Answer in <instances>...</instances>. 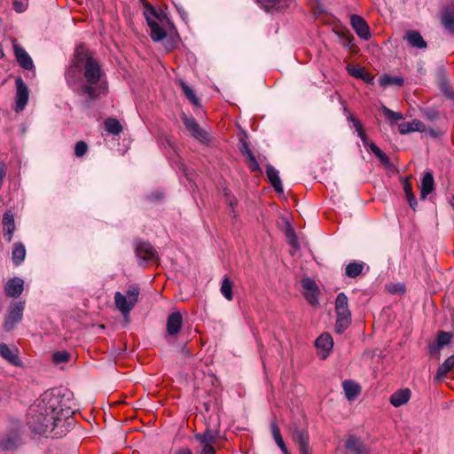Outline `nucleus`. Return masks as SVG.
Instances as JSON below:
<instances>
[{"label":"nucleus","instance_id":"nucleus-1","mask_svg":"<svg viewBox=\"0 0 454 454\" xmlns=\"http://www.w3.org/2000/svg\"><path fill=\"white\" fill-rule=\"evenodd\" d=\"M59 397L45 393L41 400L29 409L27 424L31 430L39 434L53 431L57 426Z\"/></svg>","mask_w":454,"mask_h":454},{"label":"nucleus","instance_id":"nucleus-2","mask_svg":"<svg viewBox=\"0 0 454 454\" xmlns=\"http://www.w3.org/2000/svg\"><path fill=\"white\" fill-rule=\"evenodd\" d=\"M83 75L86 83L82 84L77 93L80 95H86V99L83 104L90 106V102L98 98L99 92L96 85L99 82L103 74V70L98 61L96 59H89L85 63Z\"/></svg>","mask_w":454,"mask_h":454},{"label":"nucleus","instance_id":"nucleus-3","mask_svg":"<svg viewBox=\"0 0 454 454\" xmlns=\"http://www.w3.org/2000/svg\"><path fill=\"white\" fill-rule=\"evenodd\" d=\"M336 322L335 333L341 334L351 324V311L348 309V299L344 293L338 294L335 300Z\"/></svg>","mask_w":454,"mask_h":454},{"label":"nucleus","instance_id":"nucleus-4","mask_svg":"<svg viewBox=\"0 0 454 454\" xmlns=\"http://www.w3.org/2000/svg\"><path fill=\"white\" fill-rule=\"evenodd\" d=\"M139 294L140 287L137 284L129 285L126 291V295L121 292H115V307L123 316L129 315L137 303Z\"/></svg>","mask_w":454,"mask_h":454},{"label":"nucleus","instance_id":"nucleus-5","mask_svg":"<svg viewBox=\"0 0 454 454\" xmlns=\"http://www.w3.org/2000/svg\"><path fill=\"white\" fill-rule=\"evenodd\" d=\"M134 246L136 255L140 260L139 265L145 266L149 261L159 259L156 249L150 242L137 239Z\"/></svg>","mask_w":454,"mask_h":454},{"label":"nucleus","instance_id":"nucleus-6","mask_svg":"<svg viewBox=\"0 0 454 454\" xmlns=\"http://www.w3.org/2000/svg\"><path fill=\"white\" fill-rule=\"evenodd\" d=\"M24 302H12L8 308V314L4 318V329L10 332L22 320Z\"/></svg>","mask_w":454,"mask_h":454},{"label":"nucleus","instance_id":"nucleus-7","mask_svg":"<svg viewBox=\"0 0 454 454\" xmlns=\"http://www.w3.org/2000/svg\"><path fill=\"white\" fill-rule=\"evenodd\" d=\"M16 93H15V107L16 113L22 112L28 102L29 91L27 84L21 77L15 79Z\"/></svg>","mask_w":454,"mask_h":454},{"label":"nucleus","instance_id":"nucleus-8","mask_svg":"<svg viewBox=\"0 0 454 454\" xmlns=\"http://www.w3.org/2000/svg\"><path fill=\"white\" fill-rule=\"evenodd\" d=\"M181 120L191 136L200 142L208 140L207 133L200 128L197 121L193 117L187 116L184 113L181 115Z\"/></svg>","mask_w":454,"mask_h":454},{"label":"nucleus","instance_id":"nucleus-9","mask_svg":"<svg viewBox=\"0 0 454 454\" xmlns=\"http://www.w3.org/2000/svg\"><path fill=\"white\" fill-rule=\"evenodd\" d=\"M21 442V434L19 429H12L0 439V451H9L18 449Z\"/></svg>","mask_w":454,"mask_h":454},{"label":"nucleus","instance_id":"nucleus-10","mask_svg":"<svg viewBox=\"0 0 454 454\" xmlns=\"http://www.w3.org/2000/svg\"><path fill=\"white\" fill-rule=\"evenodd\" d=\"M301 286L307 291L303 294V296L307 301L312 306L317 305L320 290L315 280L311 278L306 277L301 279Z\"/></svg>","mask_w":454,"mask_h":454},{"label":"nucleus","instance_id":"nucleus-11","mask_svg":"<svg viewBox=\"0 0 454 454\" xmlns=\"http://www.w3.org/2000/svg\"><path fill=\"white\" fill-rule=\"evenodd\" d=\"M293 440L298 445L300 454H311L309 437L306 430L295 427L293 432Z\"/></svg>","mask_w":454,"mask_h":454},{"label":"nucleus","instance_id":"nucleus-12","mask_svg":"<svg viewBox=\"0 0 454 454\" xmlns=\"http://www.w3.org/2000/svg\"><path fill=\"white\" fill-rule=\"evenodd\" d=\"M13 51L16 58L17 62L19 65L25 70L31 71L35 69L34 62L29 56V54L25 51L24 48H22L20 45H19L16 41H13Z\"/></svg>","mask_w":454,"mask_h":454},{"label":"nucleus","instance_id":"nucleus-13","mask_svg":"<svg viewBox=\"0 0 454 454\" xmlns=\"http://www.w3.org/2000/svg\"><path fill=\"white\" fill-rule=\"evenodd\" d=\"M350 24L361 39L368 40L371 37L370 27L363 17L356 14L351 15Z\"/></svg>","mask_w":454,"mask_h":454},{"label":"nucleus","instance_id":"nucleus-14","mask_svg":"<svg viewBox=\"0 0 454 454\" xmlns=\"http://www.w3.org/2000/svg\"><path fill=\"white\" fill-rule=\"evenodd\" d=\"M183 326V316L180 312H173L168 315L167 319V333L169 336L176 337Z\"/></svg>","mask_w":454,"mask_h":454},{"label":"nucleus","instance_id":"nucleus-15","mask_svg":"<svg viewBox=\"0 0 454 454\" xmlns=\"http://www.w3.org/2000/svg\"><path fill=\"white\" fill-rule=\"evenodd\" d=\"M0 356L5 359L9 364L22 367L23 362L19 356V351L17 348H10L5 343H0Z\"/></svg>","mask_w":454,"mask_h":454},{"label":"nucleus","instance_id":"nucleus-16","mask_svg":"<svg viewBox=\"0 0 454 454\" xmlns=\"http://www.w3.org/2000/svg\"><path fill=\"white\" fill-rule=\"evenodd\" d=\"M440 21L444 29L454 35V5H447L442 9Z\"/></svg>","mask_w":454,"mask_h":454},{"label":"nucleus","instance_id":"nucleus-17","mask_svg":"<svg viewBox=\"0 0 454 454\" xmlns=\"http://www.w3.org/2000/svg\"><path fill=\"white\" fill-rule=\"evenodd\" d=\"M24 281L18 277L10 278L4 286L6 296L18 298L23 292Z\"/></svg>","mask_w":454,"mask_h":454},{"label":"nucleus","instance_id":"nucleus-18","mask_svg":"<svg viewBox=\"0 0 454 454\" xmlns=\"http://www.w3.org/2000/svg\"><path fill=\"white\" fill-rule=\"evenodd\" d=\"M315 346L318 350H321L322 358L325 359L329 356V353L333 346V340L332 336L327 333H322L319 337L316 339Z\"/></svg>","mask_w":454,"mask_h":454},{"label":"nucleus","instance_id":"nucleus-19","mask_svg":"<svg viewBox=\"0 0 454 454\" xmlns=\"http://www.w3.org/2000/svg\"><path fill=\"white\" fill-rule=\"evenodd\" d=\"M345 448L353 454H370L364 442L353 434L348 437Z\"/></svg>","mask_w":454,"mask_h":454},{"label":"nucleus","instance_id":"nucleus-20","mask_svg":"<svg viewBox=\"0 0 454 454\" xmlns=\"http://www.w3.org/2000/svg\"><path fill=\"white\" fill-rule=\"evenodd\" d=\"M240 143H241L240 153L244 156H247V158L248 160V168H249L250 171L251 172H256V171L262 172V169L260 168L259 163L256 160L255 156L254 155L251 149L249 148L248 143L244 139H241Z\"/></svg>","mask_w":454,"mask_h":454},{"label":"nucleus","instance_id":"nucleus-21","mask_svg":"<svg viewBox=\"0 0 454 454\" xmlns=\"http://www.w3.org/2000/svg\"><path fill=\"white\" fill-rule=\"evenodd\" d=\"M266 176L274 191L278 194L283 193L284 189L278 171L270 164L266 166Z\"/></svg>","mask_w":454,"mask_h":454},{"label":"nucleus","instance_id":"nucleus-22","mask_svg":"<svg viewBox=\"0 0 454 454\" xmlns=\"http://www.w3.org/2000/svg\"><path fill=\"white\" fill-rule=\"evenodd\" d=\"M89 59H94L90 51H88L84 46L79 45L76 47L74 51L73 66L76 68H81L82 67H84Z\"/></svg>","mask_w":454,"mask_h":454},{"label":"nucleus","instance_id":"nucleus-23","mask_svg":"<svg viewBox=\"0 0 454 454\" xmlns=\"http://www.w3.org/2000/svg\"><path fill=\"white\" fill-rule=\"evenodd\" d=\"M411 392L409 388H402L395 391L389 398L390 403L395 407H400L410 400Z\"/></svg>","mask_w":454,"mask_h":454},{"label":"nucleus","instance_id":"nucleus-24","mask_svg":"<svg viewBox=\"0 0 454 454\" xmlns=\"http://www.w3.org/2000/svg\"><path fill=\"white\" fill-rule=\"evenodd\" d=\"M4 236L8 242L12 239L13 232L15 231V223L13 215L7 211L3 215Z\"/></svg>","mask_w":454,"mask_h":454},{"label":"nucleus","instance_id":"nucleus-25","mask_svg":"<svg viewBox=\"0 0 454 454\" xmlns=\"http://www.w3.org/2000/svg\"><path fill=\"white\" fill-rule=\"evenodd\" d=\"M454 367V355L450 356L438 368L434 380L441 382Z\"/></svg>","mask_w":454,"mask_h":454},{"label":"nucleus","instance_id":"nucleus-26","mask_svg":"<svg viewBox=\"0 0 454 454\" xmlns=\"http://www.w3.org/2000/svg\"><path fill=\"white\" fill-rule=\"evenodd\" d=\"M345 395L348 401L355 400L361 393V387L355 381L346 380L342 382Z\"/></svg>","mask_w":454,"mask_h":454},{"label":"nucleus","instance_id":"nucleus-27","mask_svg":"<svg viewBox=\"0 0 454 454\" xmlns=\"http://www.w3.org/2000/svg\"><path fill=\"white\" fill-rule=\"evenodd\" d=\"M405 39L409 44L417 49H425L427 46V42L423 39L419 32L416 30H409L405 35Z\"/></svg>","mask_w":454,"mask_h":454},{"label":"nucleus","instance_id":"nucleus-28","mask_svg":"<svg viewBox=\"0 0 454 454\" xmlns=\"http://www.w3.org/2000/svg\"><path fill=\"white\" fill-rule=\"evenodd\" d=\"M434 181L433 177V174L427 171L422 179L421 186H420V198L425 200L427 196L434 191Z\"/></svg>","mask_w":454,"mask_h":454},{"label":"nucleus","instance_id":"nucleus-29","mask_svg":"<svg viewBox=\"0 0 454 454\" xmlns=\"http://www.w3.org/2000/svg\"><path fill=\"white\" fill-rule=\"evenodd\" d=\"M147 24L151 29V38L154 42H160L167 36V33L156 20L147 18Z\"/></svg>","mask_w":454,"mask_h":454},{"label":"nucleus","instance_id":"nucleus-30","mask_svg":"<svg viewBox=\"0 0 454 454\" xmlns=\"http://www.w3.org/2000/svg\"><path fill=\"white\" fill-rule=\"evenodd\" d=\"M398 130L401 134L405 135L413 131H423L424 124L418 120H414L411 122L404 121L398 125Z\"/></svg>","mask_w":454,"mask_h":454},{"label":"nucleus","instance_id":"nucleus-31","mask_svg":"<svg viewBox=\"0 0 454 454\" xmlns=\"http://www.w3.org/2000/svg\"><path fill=\"white\" fill-rule=\"evenodd\" d=\"M270 430H271V434H272V436L277 443V445L279 447V449L282 450V452L284 454H290V452L288 451L286 444H285V442L283 440V437L281 435V433H280V429L278 426V423H277V420L276 419H273L270 423Z\"/></svg>","mask_w":454,"mask_h":454},{"label":"nucleus","instance_id":"nucleus-32","mask_svg":"<svg viewBox=\"0 0 454 454\" xmlns=\"http://www.w3.org/2000/svg\"><path fill=\"white\" fill-rule=\"evenodd\" d=\"M26 257V248L21 242H16L12 251V259L15 266H19Z\"/></svg>","mask_w":454,"mask_h":454},{"label":"nucleus","instance_id":"nucleus-33","mask_svg":"<svg viewBox=\"0 0 454 454\" xmlns=\"http://www.w3.org/2000/svg\"><path fill=\"white\" fill-rule=\"evenodd\" d=\"M365 267L364 262H351L345 268V275L350 278H355L363 273Z\"/></svg>","mask_w":454,"mask_h":454},{"label":"nucleus","instance_id":"nucleus-34","mask_svg":"<svg viewBox=\"0 0 454 454\" xmlns=\"http://www.w3.org/2000/svg\"><path fill=\"white\" fill-rule=\"evenodd\" d=\"M379 83L382 87L391 85L403 86L404 80L402 76H391L390 74H384L380 77Z\"/></svg>","mask_w":454,"mask_h":454},{"label":"nucleus","instance_id":"nucleus-35","mask_svg":"<svg viewBox=\"0 0 454 454\" xmlns=\"http://www.w3.org/2000/svg\"><path fill=\"white\" fill-rule=\"evenodd\" d=\"M105 129L113 135H119L122 132L121 122L115 118H107L104 121Z\"/></svg>","mask_w":454,"mask_h":454},{"label":"nucleus","instance_id":"nucleus-36","mask_svg":"<svg viewBox=\"0 0 454 454\" xmlns=\"http://www.w3.org/2000/svg\"><path fill=\"white\" fill-rule=\"evenodd\" d=\"M369 148L372 150V152L374 153V155L378 158V160L384 167H392V163L390 161L389 157L379 146H377L376 144L371 143L369 145Z\"/></svg>","mask_w":454,"mask_h":454},{"label":"nucleus","instance_id":"nucleus-37","mask_svg":"<svg viewBox=\"0 0 454 454\" xmlns=\"http://www.w3.org/2000/svg\"><path fill=\"white\" fill-rule=\"evenodd\" d=\"M195 438L203 444V446L209 445L213 446L215 442L216 438L210 429H206L202 434H196Z\"/></svg>","mask_w":454,"mask_h":454},{"label":"nucleus","instance_id":"nucleus-38","mask_svg":"<svg viewBox=\"0 0 454 454\" xmlns=\"http://www.w3.org/2000/svg\"><path fill=\"white\" fill-rule=\"evenodd\" d=\"M233 283L231 279L225 276L223 279L220 291L223 297L228 301H231L233 299V292H232Z\"/></svg>","mask_w":454,"mask_h":454},{"label":"nucleus","instance_id":"nucleus-39","mask_svg":"<svg viewBox=\"0 0 454 454\" xmlns=\"http://www.w3.org/2000/svg\"><path fill=\"white\" fill-rule=\"evenodd\" d=\"M285 235H286L287 243L291 247H293L296 250L300 248V244H299L296 233L291 225L288 224L287 228L286 229Z\"/></svg>","mask_w":454,"mask_h":454},{"label":"nucleus","instance_id":"nucleus-40","mask_svg":"<svg viewBox=\"0 0 454 454\" xmlns=\"http://www.w3.org/2000/svg\"><path fill=\"white\" fill-rule=\"evenodd\" d=\"M180 86L184 96L189 99V101L194 106H199V98L196 97L192 88H190V86L186 84L184 81L180 82Z\"/></svg>","mask_w":454,"mask_h":454},{"label":"nucleus","instance_id":"nucleus-41","mask_svg":"<svg viewBox=\"0 0 454 454\" xmlns=\"http://www.w3.org/2000/svg\"><path fill=\"white\" fill-rule=\"evenodd\" d=\"M71 359V354L67 350L56 351L52 354V362L55 364L68 363Z\"/></svg>","mask_w":454,"mask_h":454},{"label":"nucleus","instance_id":"nucleus-42","mask_svg":"<svg viewBox=\"0 0 454 454\" xmlns=\"http://www.w3.org/2000/svg\"><path fill=\"white\" fill-rule=\"evenodd\" d=\"M451 339H452V334L450 332H445V331H439L437 333V338H436V343H437V346H440L442 348L450 344V342L451 341Z\"/></svg>","mask_w":454,"mask_h":454},{"label":"nucleus","instance_id":"nucleus-43","mask_svg":"<svg viewBox=\"0 0 454 454\" xmlns=\"http://www.w3.org/2000/svg\"><path fill=\"white\" fill-rule=\"evenodd\" d=\"M382 111L384 116L391 121H396L403 119V114L401 113L394 112L386 106H383Z\"/></svg>","mask_w":454,"mask_h":454},{"label":"nucleus","instance_id":"nucleus-44","mask_svg":"<svg viewBox=\"0 0 454 454\" xmlns=\"http://www.w3.org/2000/svg\"><path fill=\"white\" fill-rule=\"evenodd\" d=\"M88 151V145L85 141H78L74 145V155L81 158L85 155Z\"/></svg>","mask_w":454,"mask_h":454},{"label":"nucleus","instance_id":"nucleus-45","mask_svg":"<svg viewBox=\"0 0 454 454\" xmlns=\"http://www.w3.org/2000/svg\"><path fill=\"white\" fill-rule=\"evenodd\" d=\"M157 12H158V9H156L154 6H153L149 3H146L145 4L144 15H145L146 20H147V18L148 19L158 18Z\"/></svg>","mask_w":454,"mask_h":454},{"label":"nucleus","instance_id":"nucleus-46","mask_svg":"<svg viewBox=\"0 0 454 454\" xmlns=\"http://www.w3.org/2000/svg\"><path fill=\"white\" fill-rule=\"evenodd\" d=\"M13 9L17 12H23L27 9L28 0H13L12 2Z\"/></svg>","mask_w":454,"mask_h":454},{"label":"nucleus","instance_id":"nucleus-47","mask_svg":"<svg viewBox=\"0 0 454 454\" xmlns=\"http://www.w3.org/2000/svg\"><path fill=\"white\" fill-rule=\"evenodd\" d=\"M442 348L440 346H437L436 342L430 343L428 345V353L431 356H434L436 358V360H440V350Z\"/></svg>","mask_w":454,"mask_h":454},{"label":"nucleus","instance_id":"nucleus-48","mask_svg":"<svg viewBox=\"0 0 454 454\" xmlns=\"http://www.w3.org/2000/svg\"><path fill=\"white\" fill-rule=\"evenodd\" d=\"M355 37L348 32V34L341 35V44L344 47L352 48Z\"/></svg>","mask_w":454,"mask_h":454},{"label":"nucleus","instance_id":"nucleus-49","mask_svg":"<svg viewBox=\"0 0 454 454\" xmlns=\"http://www.w3.org/2000/svg\"><path fill=\"white\" fill-rule=\"evenodd\" d=\"M348 72L351 76L358 79L364 78L365 73L364 69L356 67H348Z\"/></svg>","mask_w":454,"mask_h":454},{"label":"nucleus","instance_id":"nucleus-50","mask_svg":"<svg viewBox=\"0 0 454 454\" xmlns=\"http://www.w3.org/2000/svg\"><path fill=\"white\" fill-rule=\"evenodd\" d=\"M403 189L406 194V197L411 195V193H413L412 192V185H411V183L410 182L409 178H405L403 182Z\"/></svg>","mask_w":454,"mask_h":454},{"label":"nucleus","instance_id":"nucleus-51","mask_svg":"<svg viewBox=\"0 0 454 454\" xmlns=\"http://www.w3.org/2000/svg\"><path fill=\"white\" fill-rule=\"evenodd\" d=\"M348 120L353 123V125H354V127H355L356 131H360V130H362L364 129L361 121L357 118H356L355 116L349 115L348 117Z\"/></svg>","mask_w":454,"mask_h":454},{"label":"nucleus","instance_id":"nucleus-52","mask_svg":"<svg viewBox=\"0 0 454 454\" xmlns=\"http://www.w3.org/2000/svg\"><path fill=\"white\" fill-rule=\"evenodd\" d=\"M226 202L231 208V215L235 218L237 216L236 212H235V207L238 205V200L235 197H231L230 200H227Z\"/></svg>","mask_w":454,"mask_h":454},{"label":"nucleus","instance_id":"nucleus-53","mask_svg":"<svg viewBox=\"0 0 454 454\" xmlns=\"http://www.w3.org/2000/svg\"><path fill=\"white\" fill-rule=\"evenodd\" d=\"M389 292L392 294H404L405 286L402 284L395 285L389 289Z\"/></svg>","mask_w":454,"mask_h":454},{"label":"nucleus","instance_id":"nucleus-54","mask_svg":"<svg viewBox=\"0 0 454 454\" xmlns=\"http://www.w3.org/2000/svg\"><path fill=\"white\" fill-rule=\"evenodd\" d=\"M407 200L409 202V205L410 207L415 210L416 209V207L418 205V202H417V200H416V197L413 193H411V195L407 196Z\"/></svg>","mask_w":454,"mask_h":454},{"label":"nucleus","instance_id":"nucleus-55","mask_svg":"<svg viewBox=\"0 0 454 454\" xmlns=\"http://www.w3.org/2000/svg\"><path fill=\"white\" fill-rule=\"evenodd\" d=\"M200 454H215V449L214 448V446H209V445L203 446V449H202Z\"/></svg>","mask_w":454,"mask_h":454},{"label":"nucleus","instance_id":"nucleus-56","mask_svg":"<svg viewBox=\"0 0 454 454\" xmlns=\"http://www.w3.org/2000/svg\"><path fill=\"white\" fill-rule=\"evenodd\" d=\"M157 14L158 18H156V20L159 21L164 22L166 20H168V16L164 11L159 9Z\"/></svg>","mask_w":454,"mask_h":454},{"label":"nucleus","instance_id":"nucleus-57","mask_svg":"<svg viewBox=\"0 0 454 454\" xmlns=\"http://www.w3.org/2000/svg\"><path fill=\"white\" fill-rule=\"evenodd\" d=\"M442 90L447 98L454 99V92L448 86L443 87Z\"/></svg>","mask_w":454,"mask_h":454},{"label":"nucleus","instance_id":"nucleus-58","mask_svg":"<svg viewBox=\"0 0 454 454\" xmlns=\"http://www.w3.org/2000/svg\"><path fill=\"white\" fill-rule=\"evenodd\" d=\"M363 81H364L367 83H372L373 82V76L371 74L364 73V78H361Z\"/></svg>","mask_w":454,"mask_h":454},{"label":"nucleus","instance_id":"nucleus-59","mask_svg":"<svg viewBox=\"0 0 454 454\" xmlns=\"http://www.w3.org/2000/svg\"><path fill=\"white\" fill-rule=\"evenodd\" d=\"M223 196H224L226 201L229 200L231 197H234L231 194V192L227 188L223 189Z\"/></svg>","mask_w":454,"mask_h":454},{"label":"nucleus","instance_id":"nucleus-60","mask_svg":"<svg viewBox=\"0 0 454 454\" xmlns=\"http://www.w3.org/2000/svg\"><path fill=\"white\" fill-rule=\"evenodd\" d=\"M162 197H163V196H162V194H161V193H157V194H152V195L150 196V199H152V200H161V199H162Z\"/></svg>","mask_w":454,"mask_h":454},{"label":"nucleus","instance_id":"nucleus-61","mask_svg":"<svg viewBox=\"0 0 454 454\" xmlns=\"http://www.w3.org/2000/svg\"><path fill=\"white\" fill-rule=\"evenodd\" d=\"M164 22L167 23V25L168 26L169 29H175V25L174 23L171 21V20L168 17V20H166Z\"/></svg>","mask_w":454,"mask_h":454},{"label":"nucleus","instance_id":"nucleus-62","mask_svg":"<svg viewBox=\"0 0 454 454\" xmlns=\"http://www.w3.org/2000/svg\"><path fill=\"white\" fill-rule=\"evenodd\" d=\"M361 140H362L363 144L368 147H369V145L372 143V142H369L367 135H365V137H361Z\"/></svg>","mask_w":454,"mask_h":454},{"label":"nucleus","instance_id":"nucleus-63","mask_svg":"<svg viewBox=\"0 0 454 454\" xmlns=\"http://www.w3.org/2000/svg\"><path fill=\"white\" fill-rule=\"evenodd\" d=\"M358 134V137L361 138L363 137H365L366 133L364 132V129L360 131H356Z\"/></svg>","mask_w":454,"mask_h":454},{"label":"nucleus","instance_id":"nucleus-64","mask_svg":"<svg viewBox=\"0 0 454 454\" xmlns=\"http://www.w3.org/2000/svg\"><path fill=\"white\" fill-rule=\"evenodd\" d=\"M176 454H186V448L180 450H179L177 453H176Z\"/></svg>","mask_w":454,"mask_h":454}]
</instances>
